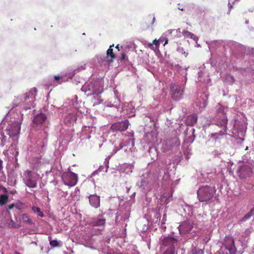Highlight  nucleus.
<instances>
[{"mask_svg": "<svg viewBox=\"0 0 254 254\" xmlns=\"http://www.w3.org/2000/svg\"><path fill=\"white\" fill-rule=\"evenodd\" d=\"M81 90L87 96L93 95V98L95 100L93 105L99 104L102 101L99 96V95L103 91V84L102 80H94L85 83Z\"/></svg>", "mask_w": 254, "mask_h": 254, "instance_id": "1", "label": "nucleus"}, {"mask_svg": "<svg viewBox=\"0 0 254 254\" xmlns=\"http://www.w3.org/2000/svg\"><path fill=\"white\" fill-rule=\"evenodd\" d=\"M227 124L228 119L226 115L221 118H217L215 124L220 130L218 132L210 133L209 137L215 142L221 139L223 136L227 134Z\"/></svg>", "mask_w": 254, "mask_h": 254, "instance_id": "2", "label": "nucleus"}, {"mask_svg": "<svg viewBox=\"0 0 254 254\" xmlns=\"http://www.w3.org/2000/svg\"><path fill=\"white\" fill-rule=\"evenodd\" d=\"M21 128V123L18 121L10 123L7 125L6 131L9 136V141H12L11 145L15 146L17 143Z\"/></svg>", "mask_w": 254, "mask_h": 254, "instance_id": "3", "label": "nucleus"}, {"mask_svg": "<svg viewBox=\"0 0 254 254\" xmlns=\"http://www.w3.org/2000/svg\"><path fill=\"white\" fill-rule=\"evenodd\" d=\"M215 191L214 188L208 186H202L197 191V196L199 201H207L212 198Z\"/></svg>", "mask_w": 254, "mask_h": 254, "instance_id": "4", "label": "nucleus"}, {"mask_svg": "<svg viewBox=\"0 0 254 254\" xmlns=\"http://www.w3.org/2000/svg\"><path fill=\"white\" fill-rule=\"evenodd\" d=\"M115 96L113 98H111L108 101L105 103V109L104 110L107 112L110 111V108L114 113L119 111L120 106V99L119 98L116 91H114ZM112 117H116V114H112L111 115Z\"/></svg>", "mask_w": 254, "mask_h": 254, "instance_id": "5", "label": "nucleus"}, {"mask_svg": "<svg viewBox=\"0 0 254 254\" xmlns=\"http://www.w3.org/2000/svg\"><path fill=\"white\" fill-rule=\"evenodd\" d=\"M23 181L25 185L29 188H35L37 187V175L31 171L26 170L24 172Z\"/></svg>", "mask_w": 254, "mask_h": 254, "instance_id": "6", "label": "nucleus"}, {"mask_svg": "<svg viewBox=\"0 0 254 254\" xmlns=\"http://www.w3.org/2000/svg\"><path fill=\"white\" fill-rule=\"evenodd\" d=\"M62 178L64 184L70 187L74 186L78 181L77 175L71 172L63 173Z\"/></svg>", "mask_w": 254, "mask_h": 254, "instance_id": "7", "label": "nucleus"}, {"mask_svg": "<svg viewBox=\"0 0 254 254\" xmlns=\"http://www.w3.org/2000/svg\"><path fill=\"white\" fill-rule=\"evenodd\" d=\"M178 245V240L171 236L165 237L162 240L161 248L165 249H175Z\"/></svg>", "mask_w": 254, "mask_h": 254, "instance_id": "8", "label": "nucleus"}, {"mask_svg": "<svg viewBox=\"0 0 254 254\" xmlns=\"http://www.w3.org/2000/svg\"><path fill=\"white\" fill-rule=\"evenodd\" d=\"M47 123V117L44 114L37 115L33 120V127L37 128L46 127Z\"/></svg>", "mask_w": 254, "mask_h": 254, "instance_id": "9", "label": "nucleus"}, {"mask_svg": "<svg viewBox=\"0 0 254 254\" xmlns=\"http://www.w3.org/2000/svg\"><path fill=\"white\" fill-rule=\"evenodd\" d=\"M237 172L240 178L245 179L251 176L252 168L249 165H244L238 168Z\"/></svg>", "mask_w": 254, "mask_h": 254, "instance_id": "10", "label": "nucleus"}, {"mask_svg": "<svg viewBox=\"0 0 254 254\" xmlns=\"http://www.w3.org/2000/svg\"><path fill=\"white\" fill-rule=\"evenodd\" d=\"M170 88L172 93V98L175 100H179L182 98L183 94V88L175 83L171 85Z\"/></svg>", "mask_w": 254, "mask_h": 254, "instance_id": "11", "label": "nucleus"}, {"mask_svg": "<svg viewBox=\"0 0 254 254\" xmlns=\"http://www.w3.org/2000/svg\"><path fill=\"white\" fill-rule=\"evenodd\" d=\"M128 125V121L127 120L122 122H117L111 126L110 130L112 131L113 132L117 131H123L127 128Z\"/></svg>", "mask_w": 254, "mask_h": 254, "instance_id": "12", "label": "nucleus"}, {"mask_svg": "<svg viewBox=\"0 0 254 254\" xmlns=\"http://www.w3.org/2000/svg\"><path fill=\"white\" fill-rule=\"evenodd\" d=\"M179 231L181 235L188 234L193 228V223L190 221H184L179 226Z\"/></svg>", "mask_w": 254, "mask_h": 254, "instance_id": "13", "label": "nucleus"}, {"mask_svg": "<svg viewBox=\"0 0 254 254\" xmlns=\"http://www.w3.org/2000/svg\"><path fill=\"white\" fill-rule=\"evenodd\" d=\"M224 247L227 250L229 254H235L236 249L234 245V240L231 237H226L224 243Z\"/></svg>", "mask_w": 254, "mask_h": 254, "instance_id": "14", "label": "nucleus"}, {"mask_svg": "<svg viewBox=\"0 0 254 254\" xmlns=\"http://www.w3.org/2000/svg\"><path fill=\"white\" fill-rule=\"evenodd\" d=\"M150 174L147 173L146 174V178L142 180L140 185V188L145 191H150L152 189V182L149 177Z\"/></svg>", "mask_w": 254, "mask_h": 254, "instance_id": "15", "label": "nucleus"}, {"mask_svg": "<svg viewBox=\"0 0 254 254\" xmlns=\"http://www.w3.org/2000/svg\"><path fill=\"white\" fill-rule=\"evenodd\" d=\"M207 95L204 93L201 94L199 98L196 100L195 104L196 106L198 107L200 111H203L207 106Z\"/></svg>", "mask_w": 254, "mask_h": 254, "instance_id": "16", "label": "nucleus"}, {"mask_svg": "<svg viewBox=\"0 0 254 254\" xmlns=\"http://www.w3.org/2000/svg\"><path fill=\"white\" fill-rule=\"evenodd\" d=\"M105 223V218H103L102 216H99V217L93 219L90 224L94 227H100L101 228L100 230H102L104 228Z\"/></svg>", "mask_w": 254, "mask_h": 254, "instance_id": "17", "label": "nucleus"}, {"mask_svg": "<svg viewBox=\"0 0 254 254\" xmlns=\"http://www.w3.org/2000/svg\"><path fill=\"white\" fill-rule=\"evenodd\" d=\"M89 201L90 205L94 207L98 208L100 206V196L96 194H91L89 196Z\"/></svg>", "mask_w": 254, "mask_h": 254, "instance_id": "18", "label": "nucleus"}, {"mask_svg": "<svg viewBox=\"0 0 254 254\" xmlns=\"http://www.w3.org/2000/svg\"><path fill=\"white\" fill-rule=\"evenodd\" d=\"M37 89L34 87L30 89L29 92L26 93L23 96V99L21 100L22 101H26L28 99H31V102H33L35 98Z\"/></svg>", "mask_w": 254, "mask_h": 254, "instance_id": "19", "label": "nucleus"}, {"mask_svg": "<svg viewBox=\"0 0 254 254\" xmlns=\"http://www.w3.org/2000/svg\"><path fill=\"white\" fill-rule=\"evenodd\" d=\"M165 145L169 146L170 148L173 147H178L180 145V141L178 137H175L167 140Z\"/></svg>", "mask_w": 254, "mask_h": 254, "instance_id": "20", "label": "nucleus"}, {"mask_svg": "<svg viewBox=\"0 0 254 254\" xmlns=\"http://www.w3.org/2000/svg\"><path fill=\"white\" fill-rule=\"evenodd\" d=\"M114 46V45H111L107 51V56L106 57L105 62L107 64H110L113 62V59L115 58V55L113 52V49L112 47Z\"/></svg>", "mask_w": 254, "mask_h": 254, "instance_id": "21", "label": "nucleus"}, {"mask_svg": "<svg viewBox=\"0 0 254 254\" xmlns=\"http://www.w3.org/2000/svg\"><path fill=\"white\" fill-rule=\"evenodd\" d=\"M132 166L129 164H123L120 168V170L122 172H125L127 174L132 172Z\"/></svg>", "mask_w": 254, "mask_h": 254, "instance_id": "22", "label": "nucleus"}, {"mask_svg": "<svg viewBox=\"0 0 254 254\" xmlns=\"http://www.w3.org/2000/svg\"><path fill=\"white\" fill-rule=\"evenodd\" d=\"M197 120L196 115L194 114L190 115L187 119V124L188 126H193L196 123Z\"/></svg>", "mask_w": 254, "mask_h": 254, "instance_id": "23", "label": "nucleus"}, {"mask_svg": "<svg viewBox=\"0 0 254 254\" xmlns=\"http://www.w3.org/2000/svg\"><path fill=\"white\" fill-rule=\"evenodd\" d=\"M182 33L185 37H190L191 39H193L195 42H197L198 40V38L197 37H196L193 33H192L190 32H189L188 31L184 30L182 32Z\"/></svg>", "mask_w": 254, "mask_h": 254, "instance_id": "24", "label": "nucleus"}, {"mask_svg": "<svg viewBox=\"0 0 254 254\" xmlns=\"http://www.w3.org/2000/svg\"><path fill=\"white\" fill-rule=\"evenodd\" d=\"M20 219L21 221L25 222L28 224H31L32 223V220L27 214H22L21 216Z\"/></svg>", "mask_w": 254, "mask_h": 254, "instance_id": "25", "label": "nucleus"}, {"mask_svg": "<svg viewBox=\"0 0 254 254\" xmlns=\"http://www.w3.org/2000/svg\"><path fill=\"white\" fill-rule=\"evenodd\" d=\"M227 111V108L223 106L221 104H218V107L217 109V113L218 114H222L223 116L224 115H225Z\"/></svg>", "mask_w": 254, "mask_h": 254, "instance_id": "26", "label": "nucleus"}, {"mask_svg": "<svg viewBox=\"0 0 254 254\" xmlns=\"http://www.w3.org/2000/svg\"><path fill=\"white\" fill-rule=\"evenodd\" d=\"M8 196L6 194H1L0 195V205H3L7 201Z\"/></svg>", "mask_w": 254, "mask_h": 254, "instance_id": "27", "label": "nucleus"}, {"mask_svg": "<svg viewBox=\"0 0 254 254\" xmlns=\"http://www.w3.org/2000/svg\"><path fill=\"white\" fill-rule=\"evenodd\" d=\"M203 250L194 248L191 250L190 254H203Z\"/></svg>", "mask_w": 254, "mask_h": 254, "instance_id": "28", "label": "nucleus"}, {"mask_svg": "<svg viewBox=\"0 0 254 254\" xmlns=\"http://www.w3.org/2000/svg\"><path fill=\"white\" fill-rule=\"evenodd\" d=\"M93 131V127L84 126L82 127V131L85 132H91Z\"/></svg>", "mask_w": 254, "mask_h": 254, "instance_id": "29", "label": "nucleus"}, {"mask_svg": "<svg viewBox=\"0 0 254 254\" xmlns=\"http://www.w3.org/2000/svg\"><path fill=\"white\" fill-rule=\"evenodd\" d=\"M60 242L57 240H52L50 242V244L52 247H60L61 246Z\"/></svg>", "mask_w": 254, "mask_h": 254, "instance_id": "30", "label": "nucleus"}, {"mask_svg": "<svg viewBox=\"0 0 254 254\" xmlns=\"http://www.w3.org/2000/svg\"><path fill=\"white\" fill-rule=\"evenodd\" d=\"M177 50L179 53L184 55L185 57H187L188 55V53L186 52L184 50V49L182 47H178Z\"/></svg>", "mask_w": 254, "mask_h": 254, "instance_id": "31", "label": "nucleus"}, {"mask_svg": "<svg viewBox=\"0 0 254 254\" xmlns=\"http://www.w3.org/2000/svg\"><path fill=\"white\" fill-rule=\"evenodd\" d=\"M163 180L167 183H169L170 181V175L168 173H165L163 177Z\"/></svg>", "mask_w": 254, "mask_h": 254, "instance_id": "32", "label": "nucleus"}, {"mask_svg": "<svg viewBox=\"0 0 254 254\" xmlns=\"http://www.w3.org/2000/svg\"><path fill=\"white\" fill-rule=\"evenodd\" d=\"M175 249H165L163 254H175Z\"/></svg>", "mask_w": 254, "mask_h": 254, "instance_id": "33", "label": "nucleus"}, {"mask_svg": "<svg viewBox=\"0 0 254 254\" xmlns=\"http://www.w3.org/2000/svg\"><path fill=\"white\" fill-rule=\"evenodd\" d=\"M252 216L248 212V213L244 215V216L242 218V220L245 221L248 220Z\"/></svg>", "mask_w": 254, "mask_h": 254, "instance_id": "34", "label": "nucleus"}, {"mask_svg": "<svg viewBox=\"0 0 254 254\" xmlns=\"http://www.w3.org/2000/svg\"><path fill=\"white\" fill-rule=\"evenodd\" d=\"M252 216L248 212V213L244 215V216L242 218V220L245 221L248 220Z\"/></svg>", "mask_w": 254, "mask_h": 254, "instance_id": "35", "label": "nucleus"}, {"mask_svg": "<svg viewBox=\"0 0 254 254\" xmlns=\"http://www.w3.org/2000/svg\"><path fill=\"white\" fill-rule=\"evenodd\" d=\"M1 139V145L3 146L5 145V143L6 141V137L4 135H2V136L0 138Z\"/></svg>", "mask_w": 254, "mask_h": 254, "instance_id": "36", "label": "nucleus"}, {"mask_svg": "<svg viewBox=\"0 0 254 254\" xmlns=\"http://www.w3.org/2000/svg\"><path fill=\"white\" fill-rule=\"evenodd\" d=\"M227 79L232 82H233L234 80L233 76L230 74L227 75Z\"/></svg>", "mask_w": 254, "mask_h": 254, "instance_id": "37", "label": "nucleus"}, {"mask_svg": "<svg viewBox=\"0 0 254 254\" xmlns=\"http://www.w3.org/2000/svg\"><path fill=\"white\" fill-rule=\"evenodd\" d=\"M32 209L34 212H40V210H41L40 208L37 207L36 206L32 207Z\"/></svg>", "mask_w": 254, "mask_h": 254, "instance_id": "38", "label": "nucleus"}, {"mask_svg": "<svg viewBox=\"0 0 254 254\" xmlns=\"http://www.w3.org/2000/svg\"><path fill=\"white\" fill-rule=\"evenodd\" d=\"M234 3V0L232 2V3H231V0H229L228 7H229V9L230 10L233 7V4Z\"/></svg>", "mask_w": 254, "mask_h": 254, "instance_id": "39", "label": "nucleus"}, {"mask_svg": "<svg viewBox=\"0 0 254 254\" xmlns=\"http://www.w3.org/2000/svg\"><path fill=\"white\" fill-rule=\"evenodd\" d=\"M175 31H176V32H177L178 31H179V33H181V31H180V28L178 29H177V30H173V29H171V30H168L167 31V33H169V34H171V33H172L173 32H175Z\"/></svg>", "mask_w": 254, "mask_h": 254, "instance_id": "40", "label": "nucleus"}, {"mask_svg": "<svg viewBox=\"0 0 254 254\" xmlns=\"http://www.w3.org/2000/svg\"><path fill=\"white\" fill-rule=\"evenodd\" d=\"M203 75V73L202 72L200 71V72H198V80L199 81H202L201 79V76Z\"/></svg>", "mask_w": 254, "mask_h": 254, "instance_id": "41", "label": "nucleus"}, {"mask_svg": "<svg viewBox=\"0 0 254 254\" xmlns=\"http://www.w3.org/2000/svg\"><path fill=\"white\" fill-rule=\"evenodd\" d=\"M123 146L120 143V146L118 148V149H114L113 150V152H114V153H116L118 150H120L121 149H122L123 148Z\"/></svg>", "mask_w": 254, "mask_h": 254, "instance_id": "42", "label": "nucleus"}, {"mask_svg": "<svg viewBox=\"0 0 254 254\" xmlns=\"http://www.w3.org/2000/svg\"><path fill=\"white\" fill-rule=\"evenodd\" d=\"M153 45H155L156 47H158L159 45V41L157 40L156 39H155L153 41Z\"/></svg>", "mask_w": 254, "mask_h": 254, "instance_id": "43", "label": "nucleus"}, {"mask_svg": "<svg viewBox=\"0 0 254 254\" xmlns=\"http://www.w3.org/2000/svg\"><path fill=\"white\" fill-rule=\"evenodd\" d=\"M249 213L252 215H254V207H253L250 211L249 212Z\"/></svg>", "mask_w": 254, "mask_h": 254, "instance_id": "44", "label": "nucleus"}, {"mask_svg": "<svg viewBox=\"0 0 254 254\" xmlns=\"http://www.w3.org/2000/svg\"><path fill=\"white\" fill-rule=\"evenodd\" d=\"M38 213H39L38 215L40 217H43L44 216L43 213L41 210H40V212H38Z\"/></svg>", "mask_w": 254, "mask_h": 254, "instance_id": "45", "label": "nucleus"}, {"mask_svg": "<svg viewBox=\"0 0 254 254\" xmlns=\"http://www.w3.org/2000/svg\"><path fill=\"white\" fill-rule=\"evenodd\" d=\"M54 77H55V80H58L61 78V77L60 76H55Z\"/></svg>", "mask_w": 254, "mask_h": 254, "instance_id": "46", "label": "nucleus"}, {"mask_svg": "<svg viewBox=\"0 0 254 254\" xmlns=\"http://www.w3.org/2000/svg\"><path fill=\"white\" fill-rule=\"evenodd\" d=\"M126 56L125 54H122V59L123 60H125L126 59Z\"/></svg>", "mask_w": 254, "mask_h": 254, "instance_id": "47", "label": "nucleus"}, {"mask_svg": "<svg viewBox=\"0 0 254 254\" xmlns=\"http://www.w3.org/2000/svg\"><path fill=\"white\" fill-rule=\"evenodd\" d=\"M84 68L82 67V66L80 68H78V69H76L75 71H77V72L79 71L81 69H83Z\"/></svg>", "mask_w": 254, "mask_h": 254, "instance_id": "48", "label": "nucleus"}, {"mask_svg": "<svg viewBox=\"0 0 254 254\" xmlns=\"http://www.w3.org/2000/svg\"><path fill=\"white\" fill-rule=\"evenodd\" d=\"M178 8L182 11L185 10L184 8L183 7H179Z\"/></svg>", "mask_w": 254, "mask_h": 254, "instance_id": "49", "label": "nucleus"}, {"mask_svg": "<svg viewBox=\"0 0 254 254\" xmlns=\"http://www.w3.org/2000/svg\"><path fill=\"white\" fill-rule=\"evenodd\" d=\"M116 48L119 51L120 50V49H119V45H117L116 46Z\"/></svg>", "mask_w": 254, "mask_h": 254, "instance_id": "50", "label": "nucleus"}, {"mask_svg": "<svg viewBox=\"0 0 254 254\" xmlns=\"http://www.w3.org/2000/svg\"><path fill=\"white\" fill-rule=\"evenodd\" d=\"M152 45H153V43H149V44H148V46H149V47H151V46H152Z\"/></svg>", "mask_w": 254, "mask_h": 254, "instance_id": "51", "label": "nucleus"}, {"mask_svg": "<svg viewBox=\"0 0 254 254\" xmlns=\"http://www.w3.org/2000/svg\"><path fill=\"white\" fill-rule=\"evenodd\" d=\"M97 171H95V172H94L92 174V175H94L95 174H97Z\"/></svg>", "mask_w": 254, "mask_h": 254, "instance_id": "52", "label": "nucleus"}, {"mask_svg": "<svg viewBox=\"0 0 254 254\" xmlns=\"http://www.w3.org/2000/svg\"><path fill=\"white\" fill-rule=\"evenodd\" d=\"M168 43V40H166V41H165V43H164V45H165V44H167Z\"/></svg>", "mask_w": 254, "mask_h": 254, "instance_id": "53", "label": "nucleus"}, {"mask_svg": "<svg viewBox=\"0 0 254 254\" xmlns=\"http://www.w3.org/2000/svg\"><path fill=\"white\" fill-rule=\"evenodd\" d=\"M29 109H30L29 107H26L25 108V110H28Z\"/></svg>", "mask_w": 254, "mask_h": 254, "instance_id": "54", "label": "nucleus"}, {"mask_svg": "<svg viewBox=\"0 0 254 254\" xmlns=\"http://www.w3.org/2000/svg\"><path fill=\"white\" fill-rule=\"evenodd\" d=\"M248 149H249L248 147V146H247V147H246V148L245 150H248Z\"/></svg>", "mask_w": 254, "mask_h": 254, "instance_id": "55", "label": "nucleus"}, {"mask_svg": "<svg viewBox=\"0 0 254 254\" xmlns=\"http://www.w3.org/2000/svg\"><path fill=\"white\" fill-rule=\"evenodd\" d=\"M155 17H153V22H154V21H155Z\"/></svg>", "mask_w": 254, "mask_h": 254, "instance_id": "56", "label": "nucleus"}, {"mask_svg": "<svg viewBox=\"0 0 254 254\" xmlns=\"http://www.w3.org/2000/svg\"><path fill=\"white\" fill-rule=\"evenodd\" d=\"M128 106L129 107H131V106H132L131 104H128Z\"/></svg>", "mask_w": 254, "mask_h": 254, "instance_id": "57", "label": "nucleus"}, {"mask_svg": "<svg viewBox=\"0 0 254 254\" xmlns=\"http://www.w3.org/2000/svg\"><path fill=\"white\" fill-rule=\"evenodd\" d=\"M16 100H18V98H17ZM17 104L19 103V102H18V101H17Z\"/></svg>", "mask_w": 254, "mask_h": 254, "instance_id": "58", "label": "nucleus"}, {"mask_svg": "<svg viewBox=\"0 0 254 254\" xmlns=\"http://www.w3.org/2000/svg\"><path fill=\"white\" fill-rule=\"evenodd\" d=\"M209 125H210V124H206V125H205L204 126H209Z\"/></svg>", "mask_w": 254, "mask_h": 254, "instance_id": "59", "label": "nucleus"}, {"mask_svg": "<svg viewBox=\"0 0 254 254\" xmlns=\"http://www.w3.org/2000/svg\"><path fill=\"white\" fill-rule=\"evenodd\" d=\"M18 154V151H16V155H17Z\"/></svg>", "mask_w": 254, "mask_h": 254, "instance_id": "60", "label": "nucleus"}, {"mask_svg": "<svg viewBox=\"0 0 254 254\" xmlns=\"http://www.w3.org/2000/svg\"><path fill=\"white\" fill-rule=\"evenodd\" d=\"M129 189H127V191H128L129 190Z\"/></svg>", "mask_w": 254, "mask_h": 254, "instance_id": "61", "label": "nucleus"}, {"mask_svg": "<svg viewBox=\"0 0 254 254\" xmlns=\"http://www.w3.org/2000/svg\"><path fill=\"white\" fill-rule=\"evenodd\" d=\"M16 254H19V253H16Z\"/></svg>", "mask_w": 254, "mask_h": 254, "instance_id": "62", "label": "nucleus"}]
</instances>
